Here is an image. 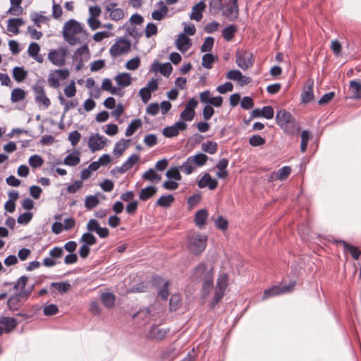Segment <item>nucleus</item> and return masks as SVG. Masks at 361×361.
Listing matches in <instances>:
<instances>
[{
    "instance_id": "obj_40",
    "label": "nucleus",
    "mask_w": 361,
    "mask_h": 361,
    "mask_svg": "<svg viewBox=\"0 0 361 361\" xmlns=\"http://www.w3.org/2000/svg\"><path fill=\"white\" fill-rule=\"evenodd\" d=\"M80 242L83 243V245L92 246L97 243V238L92 233L87 232L82 234L80 239Z\"/></svg>"
},
{
    "instance_id": "obj_34",
    "label": "nucleus",
    "mask_w": 361,
    "mask_h": 361,
    "mask_svg": "<svg viewBox=\"0 0 361 361\" xmlns=\"http://www.w3.org/2000/svg\"><path fill=\"white\" fill-rule=\"evenodd\" d=\"M127 141L122 139L121 141L117 142L114 147L113 153L115 156L119 157H121L128 147Z\"/></svg>"
},
{
    "instance_id": "obj_2",
    "label": "nucleus",
    "mask_w": 361,
    "mask_h": 361,
    "mask_svg": "<svg viewBox=\"0 0 361 361\" xmlns=\"http://www.w3.org/2000/svg\"><path fill=\"white\" fill-rule=\"evenodd\" d=\"M276 121L278 126L283 132L289 136L298 134L300 126L293 116L284 109H280L276 112Z\"/></svg>"
},
{
    "instance_id": "obj_7",
    "label": "nucleus",
    "mask_w": 361,
    "mask_h": 361,
    "mask_svg": "<svg viewBox=\"0 0 361 361\" xmlns=\"http://www.w3.org/2000/svg\"><path fill=\"white\" fill-rule=\"evenodd\" d=\"M131 47V42L126 38L120 37L110 47L109 53L114 58L127 54Z\"/></svg>"
},
{
    "instance_id": "obj_53",
    "label": "nucleus",
    "mask_w": 361,
    "mask_h": 361,
    "mask_svg": "<svg viewBox=\"0 0 361 361\" xmlns=\"http://www.w3.org/2000/svg\"><path fill=\"white\" fill-rule=\"evenodd\" d=\"M169 281H164L162 286L158 290V295L164 300H166L169 295Z\"/></svg>"
},
{
    "instance_id": "obj_39",
    "label": "nucleus",
    "mask_w": 361,
    "mask_h": 361,
    "mask_svg": "<svg viewBox=\"0 0 361 361\" xmlns=\"http://www.w3.org/2000/svg\"><path fill=\"white\" fill-rule=\"evenodd\" d=\"M173 201L174 197L172 195H162L157 200L156 204L166 208L169 207Z\"/></svg>"
},
{
    "instance_id": "obj_26",
    "label": "nucleus",
    "mask_w": 361,
    "mask_h": 361,
    "mask_svg": "<svg viewBox=\"0 0 361 361\" xmlns=\"http://www.w3.org/2000/svg\"><path fill=\"white\" fill-rule=\"evenodd\" d=\"M80 153L78 151H74L72 153L68 154L64 159V164L70 166H75L78 165L80 161Z\"/></svg>"
},
{
    "instance_id": "obj_11",
    "label": "nucleus",
    "mask_w": 361,
    "mask_h": 361,
    "mask_svg": "<svg viewBox=\"0 0 361 361\" xmlns=\"http://www.w3.org/2000/svg\"><path fill=\"white\" fill-rule=\"evenodd\" d=\"M106 142V138L99 133L92 135L89 137L88 147L92 152L101 150Z\"/></svg>"
},
{
    "instance_id": "obj_19",
    "label": "nucleus",
    "mask_w": 361,
    "mask_h": 361,
    "mask_svg": "<svg viewBox=\"0 0 361 361\" xmlns=\"http://www.w3.org/2000/svg\"><path fill=\"white\" fill-rule=\"evenodd\" d=\"M24 24L23 18H10L8 20L7 30L15 35L19 33L18 27Z\"/></svg>"
},
{
    "instance_id": "obj_33",
    "label": "nucleus",
    "mask_w": 361,
    "mask_h": 361,
    "mask_svg": "<svg viewBox=\"0 0 361 361\" xmlns=\"http://www.w3.org/2000/svg\"><path fill=\"white\" fill-rule=\"evenodd\" d=\"M27 72L24 70L23 67L16 66L13 69V77L16 81L20 82L25 79Z\"/></svg>"
},
{
    "instance_id": "obj_14",
    "label": "nucleus",
    "mask_w": 361,
    "mask_h": 361,
    "mask_svg": "<svg viewBox=\"0 0 361 361\" xmlns=\"http://www.w3.org/2000/svg\"><path fill=\"white\" fill-rule=\"evenodd\" d=\"M24 302L22 295L20 293H18L11 295L8 299L7 305L10 310L15 311L20 308Z\"/></svg>"
},
{
    "instance_id": "obj_21",
    "label": "nucleus",
    "mask_w": 361,
    "mask_h": 361,
    "mask_svg": "<svg viewBox=\"0 0 361 361\" xmlns=\"http://www.w3.org/2000/svg\"><path fill=\"white\" fill-rule=\"evenodd\" d=\"M0 324L4 326L6 333H9L16 327L18 323L13 317H4L0 318Z\"/></svg>"
},
{
    "instance_id": "obj_30",
    "label": "nucleus",
    "mask_w": 361,
    "mask_h": 361,
    "mask_svg": "<svg viewBox=\"0 0 361 361\" xmlns=\"http://www.w3.org/2000/svg\"><path fill=\"white\" fill-rule=\"evenodd\" d=\"M236 31V25L233 24L229 25L222 30V36L226 41L230 42L233 38Z\"/></svg>"
},
{
    "instance_id": "obj_50",
    "label": "nucleus",
    "mask_w": 361,
    "mask_h": 361,
    "mask_svg": "<svg viewBox=\"0 0 361 361\" xmlns=\"http://www.w3.org/2000/svg\"><path fill=\"white\" fill-rule=\"evenodd\" d=\"M142 178L150 181L154 180L159 181L161 180V176L157 173L153 169H149L142 175Z\"/></svg>"
},
{
    "instance_id": "obj_62",
    "label": "nucleus",
    "mask_w": 361,
    "mask_h": 361,
    "mask_svg": "<svg viewBox=\"0 0 361 361\" xmlns=\"http://www.w3.org/2000/svg\"><path fill=\"white\" fill-rule=\"evenodd\" d=\"M43 312L46 316H52L58 313L59 308L55 304H49L44 307Z\"/></svg>"
},
{
    "instance_id": "obj_47",
    "label": "nucleus",
    "mask_w": 361,
    "mask_h": 361,
    "mask_svg": "<svg viewBox=\"0 0 361 361\" xmlns=\"http://www.w3.org/2000/svg\"><path fill=\"white\" fill-rule=\"evenodd\" d=\"M204 282L202 284V292L203 295H206L209 294L210 290L213 288L214 283H213V276H209L208 278H206L205 279H203Z\"/></svg>"
},
{
    "instance_id": "obj_13",
    "label": "nucleus",
    "mask_w": 361,
    "mask_h": 361,
    "mask_svg": "<svg viewBox=\"0 0 361 361\" xmlns=\"http://www.w3.org/2000/svg\"><path fill=\"white\" fill-rule=\"evenodd\" d=\"M197 185L200 188L207 187L209 190H213L216 188L218 181L215 178H213L209 173H205L198 181Z\"/></svg>"
},
{
    "instance_id": "obj_59",
    "label": "nucleus",
    "mask_w": 361,
    "mask_h": 361,
    "mask_svg": "<svg viewBox=\"0 0 361 361\" xmlns=\"http://www.w3.org/2000/svg\"><path fill=\"white\" fill-rule=\"evenodd\" d=\"M262 117L267 119H271L274 115V111L271 106H264L261 109Z\"/></svg>"
},
{
    "instance_id": "obj_43",
    "label": "nucleus",
    "mask_w": 361,
    "mask_h": 361,
    "mask_svg": "<svg viewBox=\"0 0 361 361\" xmlns=\"http://www.w3.org/2000/svg\"><path fill=\"white\" fill-rule=\"evenodd\" d=\"M180 167H172L169 169L166 173V176L169 179H174L176 180H181V175L179 171Z\"/></svg>"
},
{
    "instance_id": "obj_36",
    "label": "nucleus",
    "mask_w": 361,
    "mask_h": 361,
    "mask_svg": "<svg viewBox=\"0 0 361 361\" xmlns=\"http://www.w3.org/2000/svg\"><path fill=\"white\" fill-rule=\"evenodd\" d=\"M201 147L204 152L214 154L217 152L218 145L216 142L209 140L203 142Z\"/></svg>"
},
{
    "instance_id": "obj_46",
    "label": "nucleus",
    "mask_w": 361,
    "mask_h": 361,
    "mask_svg": "<svg viewBox=\"0 0 361 361\" xmlns=\"http://www.w3.org/2000/svg\"><path fill=\"white\" fill-rule=\"evenodd\" d=\"M99 202V199L95 195H90L85 198V206L88 209H92L97 207Z\"/></svg>"
},
{
    "instance_id": "obj_51",
    "label": "nucleus",
    "mask_w": 361,
    "mask_h": 361,
    "mask_svg": "<svg viewBox=\"0 0 361 361\" xmlns=\"http://www.w3.org/2000/svg\"><path fill=\"white\" fill-rule=\"evenodd\" d=\"M195 115V110H190L189 108H185V109L180 113V118L184 121H190L194 118Z\"/></svg>"
},
{
    "instance_id": "obj_12",
    "label": "nucleus",
    "mask_w": 361,
    "mask_h": 361,
    "mask_svg": "<svg viewBox=\"0 0 361 361\" xmlns=\"http://www.w3.org/2000/svg\"><path fill=\"white\" fill-rule=\"evenodd\" d=\"M193 274L197 279H205L213 276V267L208 268L206 263L201 262L195 268Z\"/></svg>"
},
{
    "instance_id": "obj_55",
    "label": "nucleus",
    "mask_w": 361,
    "mask_h": 361,
    "mask_svg": "<svg viewBox=\"0 0 361 361\" xmlns=\"http://www.w3.org/2000/svg\"><path fill=\"white\" fill-rule=\"evenodd\" d=\"M310 135L307 130H303L301 133L300 150L305 152L307 149Z\"/></svg>"
},
{
    "instance_id": "obj_3",
    "label": "nucleus",
    "mask_w": 361,
    "mask_h": 361,
    "mask_svg": "<svg viewBox=\"0 0 361 361\" xmlns=\"http://www.w3.org/2000/svg\"><path fill=\"white\" fill-rule=\"evenodd\" d=\"M207 243V237L200 233H193L188 238V247L190 252L195 255L204 251Z\"/></svg>"
},
{
    "instance_id": "obj_64",
    "label": "nucleus",
    "mask_w": 361,
    "mask_h": 361,
    "mask_svg": "<svg viewBox=\"0 0 361 361\" xmlns=\"http://www.w3.org/2000/svg\"><path fill=\"white\" fill-rule=\"evenodd\" d=\"M159 73L165 77H169L171 75L173 70L172 66L169 62L161 64V66L159 67Z\"/></svg>"
},
{
    "instance_id": "obj_31",
    "label": "nucleus",
    "mask_w": 361,
    "mask_h": 361,
    "mask_svg": "<svg viewBox=\"0 0 361 361\" xmlns=\"http://www.w3.org/2000/svg\"><path fill=\"white\" fill-rule=\"evenodd\" d=\"M350 89L353 93L352 97L355 99H361V84L357 80L350 82Z\"/></svg>"
},
{
    "instance_id": "obj_57",
    "label": "nucleus",
    "mask_w": 361,
    "mask_h": 361,
    "mask_svg": "<svg viewBox=\"0 0 361 361\" xmlns=\"http://www.w3.org/2000/svg\"><path fill=\"white\" fill-rule=\"evenodd\" d=\"M140 64V60L138 56H136L127 61L126 67L128 70L134 71L136 70Z\"/></svg>"
},
{
    "instance_id": "obj_35",
    "label": "nucleus",
    "mask_w": 361,
    "mask_h": 361,
    "mask_svg": "<svg viewBox=\"0 0 361 361\" xmlns=\"http://www.w3.org/2000/svg\"><path fill=\"white\" fill-rule=\"evenodd\" d=\"M142 126V121L139 118L133 119L128 126L125 135L127 137L131 136Z\"/></svg>"
},
{
    "instance_id": "obj_9",
    "label": "nucleus",
    "mask_w": 361,
    "mask_h": 361,
    "mask_svg": "<svg viewBox=\"0 0 361 361\" xmlns=\"http://www.w3.org/2000/svg\"><path fill=\"white\" fill-rule=\"evenodd\" d=\"M222 15L231 21L235 20L239 16L238 0H229L223 6Z\"/></svg>"
},
{
    "instance_id": "obj_15",
    "label": "nucleus",
    "mask_w": 361,
    "mask_h": 361,
    "mask_svg": "<svg viewBox=\"0 0 361 361\" xmlns=\"http://www.w3.org/2000/svg\"><path fill=\"white\" fill-rule=\"evenodd\" d=\"M169 329L160 328L159 326H152L149 331V336L157 340H163L169 333Z\"/></svg>"
},
{
    "instance_id": "obj_27",
    "label": "nucleus",
    "mask_w": 361,
    "mask_h": 361,
    "mask_svg": "<svg viewBox=\"0 0 361 361\" xmlns=\"http://www.w3.org/2000/svg\"><path fill=\"white\" fill-rule=\"evenodd\" d=\"M157 188L154 186H148L142 189L139 193V198L142 201H146L157 192Z\"/></svg>"
},
{
    "instance_id": "obj_61",
    "label": "nucleus",
    "mask_w": 361,
    "mask_h": 361,
    "mask_svg": "<svg viewBox=\"0 0 361 361\" xmlns=\"http://www.w3.org/2000/svg\"><path fill=\"white\" fill-rule=\"evenodd\" d=\"M81 137L80 133L78 130H73L68 135V140L73 146H76Z\"/></svg>"
},
{
    "instance_id": "obj_63",
    "label": "nucleus",
    "mask_w": 361,
    "mask_h": 361,
    "mask_svg": "<svg viewBox=\"0 0 361 361\" xmlns=\"http://www.w3.org/2000/svg\"><path fill=\"white\" fill-rule=\"evenodd\" d=\"M64 93L68 97H73L75 95L76 93V87L75 85V81L72 80L71 82L65 87Z\"/></svg>"
},
{
    "instance_id": "obj_56",
    "label": "nucleus",
    "mask_w": 361,
    "mask_h": 361,
    "mask_svg": "<svg viewBox=\"0 0 361 361\" xmlns=\"http://www.w3.org/2000/svg\"><path fill=\"white\" fill-rule=\"evenodd\" d=\"M226 78L230 80L240 81L243 79V75L238 70H231L227 73Z\"/></svg>"
},
{
    "instance_id": "obj_24",
    "label": "nucleus",
    "mask_w": 361,
    "mask_h": 361,
    "mask_svg": "<svg viewBox=\"0 0 361 361\" xmlns=\"http://www.w3.org/2000/svg\"><path fill=\"white\" fill-rule=\"evenodd\" d=\"M116 5L117 4L116 3H110L106 7V10L110 13V17L114 20H119L124 16L123 11L121 8H115L114 10H111V8H110V6L115 7Z\"/></svg>"
},
{
    "instance_id": "obj_49",
    "label": "nucleus",
    "mask_w": 361,
    "mask_h": 361,
    "mask_svg": "<svg viewBox=\"0 0 361 361\" xmlns=\"http://www.w3.org/2000/svg\"><path fill=\"white\" fill-rule=\"evenodd\" d=\"M51 286L56 288L61 293H66L71 288V285L68 282H52Z\"/></svg>"
},
{
    "instance_id": "obj_4",
    "label": "nucleus",
    "mask_w": 361,
    "mask_h": 361,
    "mask_svg": "<svg viewBox=\"0 0 361 361\" xmlns=\"http://www.w3.org/2000/svg\"><path fill=\"white\" fill-rule=\"evenodd\" d=\"M209 159L207 155L198 153L194 156H190L186 161L180 166V169L187 175L191 174L196 167H201L206 164Z\"/></svg>"
},
{
    "instance_id": "obj_44",
    "label": "nucleus",
    "mask_w": 361,
    "mask_h": 361,
    "mask_svg": "<svg viewBox=\"0 0 361 361\" xmlns=\"http://www.w3.org/2000/svg\"><path fill=\"white\" fill-rule=\"evenodd\" d=\"M291 167L288 166H283L276 171V173L279 180H285L288 178L291 173Z\"/></svg>"
},
{
    "instance_id": "obj_20",
    "label": "nucleus",
    "mask_w": 361,
    "mask_h": 361,
    "mask_svg": "<svg viewBox=\"0 0 361 361\" xmlns=\"http://www.w3.org/2000/svg\"><path fill=\"white\" fill-rule=\"evenodd\" d=\"M157 5L159 6V8L152 12V18L156 20H161L166 16L168 8L162 1L158 2Z\"/></svg>"
},
{
    "instance_id": "obj_41",
    "label": "nucleus",
    "mask_w": 361,
    "mask_h": 361,
    "mask_svg": "<svg viewBox=\"0 0 361 361\" xmlns=\"http://www.w3.org/2000/svg\"><path fill=\"white\" fill-rule=\"evenodd\" d=\"M228 275L226 274H221L216 281V289L225 291L228 286Z\"/></svg>"
},
{
    "instance_id": "obj_8",
    "label": "nucleus",
    "mask_w": 361,
    "mask_h": 361,
    "mask_svg": "<svg viewBox=\"0 0 361 361\" xmlns=\"http://www.w3.org/2000/svg\"><path fill=\"white\" fill-rule=\"evenodd\" d=\"M68 54V51L65 47L51 49L48 53V59L53 65L61 67L66 63V58Z\"/></svg>"
},
{
    "instance_id": "obj_25",
    "label": "nucleus",
    "mask_w": 361,
    "mask_h": 361,
    "mask_svg": "<svg viewBox=\"0 0 361 361\" xmlns=\"http://www.w3.org/2000/svg\"><path fill=\"white\" fill-rule=\"evenodd\" d=\"M25 97L26 92L20 87H16L14 88L11 92V101L13 103H17L24 100L25 99Z\"/></svg>"
},
{
    "instance_id": "obj_28",
    "label": "nucleus",
    "mask_w": 361,
    "mask_h": 361,
    "mask_svg": "<svg viewBox=\"0 0 361 361\" xmlns=\"http://www.w3.org/2000/svg\"><path fill=\"white\" fill-rule=\"evenodd\" d=\"M116 297L111 292L104 293L101 295V300L103 305L107 308H111L115 304Z\"/></svg>"
},
{
    "instance_id": "obj_32",
    "label": "nucleus",
    "mask_w": 361,
    "mask_h": 361,
    "mask_svg": "<svg viewBox=\"0 0 361 361\" xmlns=\"http://www.w3.org/2000/svg\"><path fill=\"white\" fill-rule=\"evenodd\" d=\"M208 214L206 209H200L197 211L195 215V224L202 227L205 224Z\"/></svg>"
},
{
    "instance_id": "obj_37",
    "label": "nucleus",
    "mask_w": 361,
    "mask_h": 361,
    "mask_svg": "<svg viewBox=\"0 0 361 361\" xmlns=\"http://www.w3.org/2000/svg\"><path fill=\"white\" fill-rule=\"evenodd\" d=\"M181 298L179 294H173L169 300V310L176 311L181 306Z\"/></svg>"
},
{
    "instance_id": "obj_16",
    "label": "nucleus",
    "mask_w": 361,
    "mask_h": 361,
    "mask_svg": "<svg viewBox=\"0 0 361 361\" xmlns=\"http://www.w3.org/2000/svg\"><path fill=\"white\" fill-rule=\"evenodd\" d=\"M313 85L314 81L308 80L307 85L301 94V100L303 103H309L314 99Z\"/></svg>"
},
{
    "instance_id": "obj_38",
    "label": "nucleus",
    "mask_w": 361,
    "mask_h": 361,
    "mask_svg": "<svg viewBox=\"0 0 361 361\" xmlns=\"http://www.w3.org/2000/svg\"><path fill=\"white\" fill-rule=\"evenodd\" d=\"M59 99L60 104L63 105V114H65L70 109H73L76 107L78 105V102L77 99H73L70 102H66L63 96L60 95L59 97Z\"/></svg>"
},
{
    "instance_id": "obj_17",
    "label": "nucleus",
    "mask_w": 361,
    "mask_h": 361,
    "mask_svg": "<svg viewBox=\"0 0 361 361\" xmlns=\"http://www.w3.org/2000/svg\"><path fill=\"white\" fill-rule=\"evenodd\" d=\"M176 45L179 51L185 52L190 48L192 43L190 39L185 33H182L177 39Z\"/></svg>"
},
{
    "instance_id": "obj_58",
    "label": "nucleus",
    "mask_w": 361,
    "mask_h": 361,
    "mask_svg": "<svg viewBox=\"0 0 361 361\" xmlns=\"http://www.w3.org/2000/svg\"><path fill=\"white\" fill-rule=\"evenodd\" d=\"M152 92L147 88L142 87L139 91V95L141 97V99L143 103L146 104L147 103L152 97Z\"/></svg>"
},
{
    "instance_id": "obj_60",
    "label": "nucleus",
    "mask_w": 361,
    "mask_h": 361,
    "mask_svg": "<svg viewBox=\"0 0 361 361\" xmlns=\"http://www.w3.org/2000/svg\"><path fill=\"white\" fill-rule=\"evenodd\" d=\"M162 133L164 136L169 138L176 137L178 135L177 130L173 126L165 127L163 129Z\"/></svg>"
},
{
    "instance_id": "obj_52",
    "label": "nucleus",
    "mask_w": 361,
    "mask_h": 361,
    "mask_svg": "<svg viewBox=\"0 0 361 361\" xmlns=\"http://www.w3.org/2000/svg\"><path fill=\"white\" fill-rule=\"evenodd\" d=\"M214 39L212 37H206L204 43L202 44L201 47V51L202 52H207L210 51L214 46Z\"/></svg>"
},
{
    "instance_id": "obj_48",
    "label": "nucleus",
    "mask_w": 361,
    "mask_h": 361,
    "mask_svg": "<svg viewBox=\"0 0 361 361\" xmlns=\"http://www.w3.org/2000/svg\"><path fill=\"white\" fill-rule=\"evenodd\" d=\"M44 159L38 154L32 155L29 158V164L32 168H39L42 166Z\"/></svg>"
},
{
    "instance_id": "obj_10",
    "label": "nucleus",
    "mask_w": 361,
    "mask_h": 361,
    "mask_svg": "<svg viewBox=\"0 0 361 361\" xmlns=\"http://www.w3.org/2000/svg\"><path fill=\"white\" fill-rule=\"evenodd\" d=\"M295 285V282H291L288 286H275L264 290L262 299L267 300L269 298L290 292Z\"/></svg>"
},
{
    "instance_id": "obj_6",
    "label": "nucleus",
    "mask_w": 361,
    "mask_h": 361,
    "mask_svg": "<svg viewBox=\"0 0 361 361\" xmlns=\"http://www.w3.org/2000/svg\"><path fill=\"white\" fill-rule=\"evenodd\" d=\"M255 60L252 54L248 50L238 49L235 54V63L243 70L252 67Z\"/></svg>"
},
{
    "instance_id": "obj_23",
    "label": "nucleus",
    "mask_w": 361,
    "mask_h": 361,
    "mask_svg": "<svg viewBox=\"0 0 361 361\" xmlns=\"http://www.w3.org/2000/svg\"><path fill=\"white\" fill-rule=\"evenodd\" d=\"M339 243L343 245L344 250L349 252L352 257L357 260L361 255V251L355 246L348 244L344 240H339Z\"/></svg>"
},
{
    "instance_id": "obj_18",
    "label": "nucleus",
    "mask_w": 361,
    "mask_h": 361,
    "mask_svg": "<svg viewBox=\"0 0 361 361\" xmlns=\"http://www.w3.org/2000/svg\"><path fill=\"white\" fill-rule=\"evenodd\" d=\"M206 8V4L203 1H200L192 7L190 18L196 21H200L202 18V12Z\"/></svg>"
},
{
    "instance_id": "obj_5",
    "label": "nucleus",
    "mask_w": 361,
    "mask_h": 361,
    "mask_svg": "<svg viewBox=\"0 0 361 361\" xmlns=\"http://www.w3.org/2000/svg\"><path fill=\"white\" fill-rule=\"evenodd\" d=\"M45 80L38 79L32 85V89L35 93V101L36 103L42 104L44 109H47L51 105L50 99L47 97L44 90Z\"/></svg>"
},
{
    "instance_id": "obj_54",
    "label": "nucleus",
    "mask_w": 361,
    "mask_h": 361,
    "mask_svg": "<svg viewBox=\"0 0 361 361\" xmlns=\"http://www.w3.org/2000/svg\"><path fill=\"white\" fill-rule=\"evenodd\" d=\"M224 293L225 291L216 288L214 295L210 304L212 308H214L215 306L219 303L221 299L224 297Z\"/></svg>"
},
{
    "instance_id": "obj_22",
    "label": "nucleus",
    "mask_w": 361,
    "mask_h": 361,
    "mask_svg": "<svg viewBox=\"0 0 361 361\" xmlns=\"http://www.w3.org/2000/svg\"><path fill=\"white\" fill-rule=\"evenodd\" d=\"M115 80L118 86L124 87L129 86L132 82V78L130 74L128 73H118Z\"/></svg>"
},
{
    "instance_id": "obj_45",
    "label": "nucleus",
    "mask_w": 361,
    "mask_h": 361,
    "mask_svg": "<svg viewBox=\"0 0 361 361\" xmlns=\"http://www.w3.org/2000/svg\"><path fill=\"white\" fill-rule=\"evenodd\" d=\"M266 140L259 135H253L249 138V143L251 146L259 147L264 145Z\"/></svg>"
},
{
    "instance_id": "obj_42",
    "label": "nucleus",
    "mask_w": 361,
    "mask_h": 361,
    "mask_svg": "<svg viewBox=\"0 0 361 361\" xmlns=\"http://www.w3.org/2000/svg\"><path fill=\"white\" fill-rule=\"evenodd\" d=\"M82 44H83L82 46L77 49L73 54V59L75 61H77L78 59H82V56L83 54L89 53L88 44L87 43V41L82 42Z\"/></svg>"
},
{
    "instance_id": "obj_1",
    "label": "nucleus",
    "mask_w": 361,
    "mask_h": 361,
    "mask_svg": "<svg viewBox=\"0 0 361 361\" xmlns=\"http://www.w3.org/2000/svg\"><path fill=\"white\" fill-rule=\"evenodd\" d=\"M63 36L69 44L75 45L87 41L89 33L83 28L81 23L71 19L63 26Z\"/></svg>"
},
{
    "instance_id": "obj_29",
    "label": "nucleus",
    "mask_w": 361,
    "mask_h": 361,
    "mask_svg": "<svg viewBox=\"0 0 361 361\" xmlns=\"http://www.w3.org/2000/svg\"><path fill=\"white\" fill-rule=\"evenodd\" d=\"M218 61V56L210 53H207L203 55L202 59V65L207 69L212 68V63Z\"/></svg>"
}]
</instances>
